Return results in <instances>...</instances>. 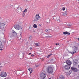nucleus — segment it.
I'll list each match as a JSON object with an SVG mask.
<instances>
[{
  "instance_id": "nucleus-24",
  "label": "nucleus",
  "mask_w": 79,
  "mask_h": 79,
  "mask_svg": "<svg viewBox=\"0 0 79 79\" xmlns=\"http://www.w3.org/2000/svg\"><path fill=\"white\" fill-rule=\"evenodd\" d=\"M68 52H69V53H70L72 54V55H73V54H74V52H69V51H68Z\"/></svg>"
},
{
  "instance_id": "nucleus-15",
  "label": "nucleus",
  "mask_w": 79,
  "mask_h": 79,
  "mask_svg": "<svg viewBox=\"0 0 79 79\" xmlns=\"http://www.w3.org/2000/svg\"><path fill=\"white\" fill-rule=\"evenodd\" d=\"M28 70L30 72V74L32 73V69L31 68H29L28 69Z\"/></svg>"
},
{
  "instance_id": "nucleus-20",
  "label": "nucleus",
  "mask_w": 79,
  "mask_h": 79,
  "mask_svg": "<svg viewBox=\"0 0 79 79\" xmlns=\"http://www.w3.org/2000/svg\"><path fill=\"white\" fill-rule=\"evenodd\" d=\"M67 27H69V28H70V27H71L72 26V25L71 24H69V25H67Z\"/></svg>"
},
{
  "instance_id": "nucleus-37",
  "label": "nucleus",
  "mask_w": 79,
  "mask_h": 79,
  "mask_svg": "<svg viewBox=\"0 0 79 79\" xmlns=\"http://www.w3.org/2000/svg\"><path fill=\"white\" fill-rule=\"evenodd\" d=\"M31 56H34V55L32 54V55H31Z\"/></svg>"
},
{
  "instance_id": "nucleus-6",
  "label": "nucleus",
  "mask_w": 79,
  "mask_h": 79,
  "mask_svg": "<svg viewBox=\"0 0 79 79\" xmlns=\"http://www.w3.org/2000/svg\"><path fill=\"white\" fill-rule=\"evenodd\" d=\"M0 76L1 77H6L7 74H6V72H2L1 73Z\"/></svg>"
},
{
  "instance_id": "nucleus-43",
  "label": "nucleus",
  "mask_w": 79,
  "mask_h": 79,
  "mask_svg": "<svg viewBox=\"0 0 79 79\" xmlns=\"http://www.w3.org/2000/svg\"><path fill=\"white\" fill-rule=\"evenodd\" d=\"M4 79H7L6 78H4Z\"/></svg>"
},
{
  "instance_id": "nucleus-48",
  "label": "nucleus",
  "mask_w": 79,
  "mask_h": 79,
  "mask_svg": "<svg viewBox=\"0 0 79 79\" xmlns=\"http://www.w3.org/2000/svg\"><path fill=\"white\" fill-rule=\"evenodd\" d=\"M49 35H51V34H49Z\"/></svg>"
},
{
  "instance_id": "nucleus-30",
  "label": "nucleus",
  "mask_w": 79,
  "mask_h": 79,
  "mask_svg": "<svg viewBox=\"0 0 79 79\" xmlns=\"http://www.w3.org/2000/svg\"><path fill=\"white\" fill-rule=\"evenodd\" d=\"M62 10H63V11H64L65 10V8L64 7H63L62 8Z\"/></svg>"
},
{
  "instance_id": "nucleus-7",
  "label": "nucleus",
  "mask_w": 79,
  "mask_h": 79,
  "mask_svg": "<svg viewBox=\"0 0 79 79\" xmlns=\"http://www.w3.org/2000/svg\"><path fill=\"white\" fill-rule=\"evenodd\" d=\"M71 70L73 71H74V72H77L78 71V69L77 68L74 67H71Z\"/></svg>"
},
{
  "instance_id": "nucleus-39",
  "label": "nucleus",
  "mask_w": 79,
  "mask_h": 79,
  "mask_svg": "<svg viewBox=\"0 0 79 79\" xmlns=\"http://www.w3.org/2000/svg\"><path fill=\"white\" fill-rule=\"evenodd\" d=\"M2 19V18L1 17H0V19Z\"/></svg>"
},
{
  "instance_id": "nucleus-19",
  "label": "nucleus",
  "mask_w": 79,
  "mask_h": 79,
  "mask_svg": "<svg viewBox=\"0 0 79 79\" xmlns=\"http://www.w3.org/2000/svg\"><path fill=\"white\" fill-rule=\"evenodd\" d=\"M50 29H47L45 30V31L47 33H49V32H50Z\"/></svg>"
},
{
  "instance_id": "nucleus-50",
  "label": "nucleus",
  "mask_w": 79,
  "mask_h": 79,
  "mask_svg": "<svg viewBox=\"0 0 79 79\" xmlns=\"http://www.w3.org/2000/svg\"><path fill=\"white\" fill-rule=\"evenodd\" d=\"M78 0V1H79V0Z\"/></svg>"
},
{
  "instance_id": "nucleus-33",
  "label": "nucleus",
  "mask_w": 79,
  "mask_h": 79,
  "mask_svg": "<svg viewBox=\"0 0 79 79\" xmlns=\"http://www.w3.org/2000/svg\"><path fill=\"white\" fill-rule=\"evenodd\" d=\"M58 45H59V44H57V43L56 44V46Z\"/></svg>"
},
{
  "instance_id": "nucleus-35",
  "label": "nucleus",
  "mask_w": 79,
  "mask_h": 79,
  "mask_svg": "<svg viewBox=\"0 0 79 79\" xmlns=\"http://www.w3.org/2000/svg\"><path fill=\"white\" fill-rule=\"evenodd\" d=\"M50 61H53V59H51L50 60Z\"/></svg>"
},
{
  "instance_id": "nucleus-17",
  "label": "nucleus",
  "mask_w": 79,
  "mask_h": 79,
  "mask_svg": "<svg viewBox=\"0 0 79 79\" xmlns=\"http://www.w3.org/2000/svg\"><path fill=\"white\" fill-rule=\"evenodd\" d=\"M56 19H57V22L58 23H60V17H57Z\"/></svg>"
},
{
  "instance_id": "nucleus-22",
  "label": "nucleus",
  "mask_w": 79,
  "mask_h": 79,
  "mask_svg": "<svg viewBox=\"0 0 79 79\" xmlns=\"http://www.w3.org/2000/svg\"><path fill=\"white\" fill-rule=\"evenodd\" d=\"M21 36H20L19 37H18V39L19 40H21V39H21Z\"/></svg>"
},
{
  "instance_id": "nucleus-8",
  "label": "nucleus",
  "mask_w": 79,
  "mask_h": 79,
  "mask_svg": "<svg viewBox=\"0 0 79 79\" xmlns=\"http://www.w3.org/2000/svg\"><path fill=\"white\" fill-rule=\"evenodd\" d=\"M5 24L2 23H0V29H3L5 27Z\"/></svg>"
},
{
  "instance_id": "nucleus-41",
  "label": "nucleus",
  "mask_w": 79,
  "mask_h": 79,
  "mask_svg": "<svg viewBox=\"0 0 79 79\" xmlns=\"http://www.w3.org/2000/svg\"><path fill=\"white\" fill-rule=\"evenodd\" d=\"M31 53H29V55H31Z\"/></svg>"
},
{
  "instance_id": "nucleus-2",
  "label": "nucleus",
  "mask_w": 79,
  "mask_h": 79,
  "mask_svg": "<svg viewBox=\"0 0 79 79\" xmlns=\"http://www.w3.org/2000/svg\"><path fill=\"white\" fill-rule=\"evenodd\" d=\"M46 77V74L45 73H42L40 74V79H44Z\"/></svg>"
},
{
  "instance_id": "nucleus-28",
  "label": "nucleus",
  "mask_w": 79,
  "mask_h": 79,
  "mask_svg": "<svg viewBox=\"0 0 79 79\" xmlns=\"http://www.w3.org/2000/svg\"><path fill=\"white\" fill-rule=\"evenodd\" d=\"M0 48H3V46H0ZM0 50H3V49H0Z\"/></svg>"
},
{
  "instance_id": "nucleus-36",
  "label": "nucleus",
  "mask_w": 79,
  "mask_h": 79,
  "mask_svg": "<svg viewBox=\"0 0 79 79\" xmlns=\"http://www.w3.org/2000/svg\"><path fill=\"white\" fill-rule=\"evenodd\" d=\"M31 38H32V36H30L29 37V39H31Z\"/></svg>"
},
{
  "instance_id": "nucleus-46",
  "label": "nucleus",
  "mask_w": 79,
  "mask_h": 79,
  "mask_svg": "<svg viewBox=\"0 0 79 79\" xmlns=\"http://www.w3.org/2000/svg\"><path fill=\"white\" fill-rule=\"evenodd\" d=\"M0 71H1V69L0 68Z\"/></svg>"
},
{
  "instance_id": "nucleus-32",
  "label": "nucleus",
  "mask_w": 79,
  "mask_h": 79,
  "mask_svg": "<svg viewBox=\"0 0 79 79\" xmlns=\"http://www.w3.org/2000/svg\"><path fill=\"white\" fill-rule=\"evenodd\" d=\"M22 54L23 55V57H24V53H22Z\"/></svg>"
},
{
  "instance_id": "nucleus-18",
  "label": "nucleus",
  "mask_w": 79,
  "mask_h": 79,
  "mask_svg": "<svg viewBox=\"0 0 79 79\" xmlns=\"http://www.w3.org/2000/svg\"><path fill=\"white\" fill-rule=\"evenodd\" d=\"M45 35L46 38L47 37H50V38L51 37V36H50V35H47L45 34Z\"/></svg>"
},
{
  "instance_id": "nucleus-11",
  "label": "nucleus",
  "mask_w": 79,
  "mask_h": 79,
  "mask_svg": "<svg viewBox=\"0 0 79 79\" xmlns=\"http://www.w3.org/2000/svg\"><path fill=\"white\" fill-rule=\"evenodd\" d=\"M64 68L66 70H69V69H70V67L68 66V65H65Z\"/></svg>"
},
{
  "instance_id": "nucleus-1",
  "label": "nucleus",
  "mask_w": 79,
  "mask_h": 79,
  "mask_svg": "<svg viewBox=\"0 0 79 79\" xmlns=\"http://www.w3.org/2000/svg\"><path fill=\"white\" fill-rule=\"evenodd\" d=\"M47 71L49 74H52L53 72V69L51 66H49L47 68Z\"/></svg>"
},
{
  "instance_id": "nucleus-40",
  "label": "nucleus",
  "mask_w": 79,
  "mask_h": 79,
  "mask_svg": "<svg viewBox=\"0 0 79 79\" xmlns=\"http://www.w3.org/2000/svg\"><path fill=\"white\" fill-rule=\"evenodd\" d=\"M78 78H79V75H78Z\"/></svg>"
},
{
  "instance_id": "nucleus-31",
  "label": "nucleus",
  "mask_w": 79,
  "mask_h": 79,
  "mask_svg": "<svg viewBox=\"0 0 79 79\" xmlns=\"http://www.w3.org/2000/svg\"><path fill=\"white\" fill-rule=\"evenodd\" d=\"M50 56V55H48L47 56V58H48Z\"/></svg>"
},
{
  "instance_id": "nucleus-4",
  "label": "nucleus",
  "mask_w": 79,
  "mask_h": 79,
  "mask_svg": "<svg viewBox=\"0 0 79 79\" xmlns=\"http://www.w3.org/2000/svg\"><path fill=\"white\" fill-rule=\"evenodd\" d=\"M41 19V17L39 16V15H35V18L34 19V21H37L38 20H39V19Z\"/></svg>"
},
{
  "instance_id": "nucleus-38",
  "label": "nucleus",
  "mask_w": 79,
  "mask_h": 79,
  "mask_svg": "<svg viewBox=\"0 0 79 79\" xmlns=\"http://www.w3.org/2000/svg\"><path fill=\"white\" fill-rule=\"evenodd\" d=\"M77 40H79V38H77Z\"/></svg>"
},
{
  "instance_id": "nucleus-5",
  "label": "nucleus",
  "mask_w": 79,
  "mask_h": 79,
  "mask_svg": "<svg viewBox=\"0 0 79 79\" xmlns=\"http://www.w3.org/2000/svg\"><path fill=\"white\" fill-rule=\"evenodd\" d=\"M11 37H17L18 35L17 33L15 32L14 30L12 31V32L11 34Z\"/></svg>"
},
{
  "instance_id": "nucleus-27",
  "label": "nucleus",
  "mask_w": 79,
  "mask_h": 79,
  "mask_svg": "<svg viewBox=\"0 0 79 79\" xmlns=\"http://www.w3.org/2000/svg\"><path fill=\"white\" fill-rule=\"evenodd\" d=\"M27 9H26L25 10H24L23 12L26 13V11H27Z\"/></svg>"
},
{
  "instance_id": "nucleus-26",
  "label": "nucleus",
  "mask_w": 79,
  "mask_h": 79,
  "mask_svg": "<svg viewBox=\"0 0 79 79\" xmlns=\"http://www.w3.org/2000/svg\"><path fill=\"white\" fill-rule=\"evenodd\" d=\"M23 17H24V16H25V15H26V13H25V12H23Z\"/></svg>"
},
{
  "instance_id": "nucleus-21",
  "label": "nucleus",
  "mask_w": 79,
  "mask_h": 79,
  "mask_svg": "<svg viewBox=\"0 0 79 79\" xmlns=\"http://www.w3.org/2000/svg\"><path fill=\"white\" fill-rule=\"evenodd\" d=\"M33 27L34 28H37V25L35 24L33 25Z\"/></svg>"
},
{
  "instance_id": "nucleus-29",
  "label": "nucleus",
  "mask_w": 79,
  "mask_h": 79,
  "mask_svg": "<svg viewBox=\"0 0 79 79\" xmlns=\"http://www.w3.org/2000/svg\"><path fill=\"white\" fill-rule=\"evenodd\" d=\"M71 73L70 72V71H69V72L68 74H67L68 75H70V74H71Z\"/></svg>"
},
{
  "instance_id": "nucleus-9",
  "label": "nucleus",
  "mask_w": 79,
  "mask_h": 79,
  "mask_svg": "<svg viewBox=\"0 0 79 79\" xmlns=\"http://www.w3.org/2000/svg\"><path fill=\"white\" fill-rule=\"evenodd\" d=\"M61 15H62V16H66V15H68L67 11H65L64 12H62L61 13Z\"/></svg>"
},
{
  "instance_id": "nucleus-49",
  "label": "nucleus",
  "mask_w": 79,
  "mask_h": 79,
  "mask_svg": "<svg viewBox=\"0 0 79 79\" xmlns=\"http://www.w3.org/2000/svg\"><path fill=\"white\" fill-rule=\"evenodd\" d=\"M39 25H40V24Z\"/></svg>"
},
{
  "instance_id": "nucleus-47",
  "label": "nucleus",
  "mask_w": 79,
  "mask_h": 79,
  "mask_svg": "<svg viewBox=\"0 0 79 79\" xmlns=\"http://www.w3.org/2000/svg\"><path fill=\"white\" fill-rule=\"evenodd\" d=\"M0 65H1V63H0Z\"/></svg>"
},
{
  "instance_id": "nucleus-25",
  "label": "nucleus",
  "mask_w": 79,
  "mask_h": 79,
  "mask_svg": "<svg viewBox=\"0 0 79 79\" xmlns=\"http://www.w3.org/2000/svg\"><path fill=\"white\" fill-rule=\"evenodd\" d=\"M19 34H20V36H21V35H22V31H19Z\"/></svg>"
},
{
  "instance_id": "nucleus-44",
  "label": "nucleus",
  "mask_w": 79,
  "mask_h": 79,
  "mask_svg": "<svg viewBox=\"0 0 79 79\" xmlns=\"http://www.w3.org/2000/svg\"><path fill=\"white\" fill-rule=\"evenodd\" d=\"M52 54H51L50 55V56H51V55H52Z\"/></svg>"
},
{
  "instance_id": "nucleus-3",
  "label": "nucleus",
  "mask_w": 79,
  "mask_h": 79,
  "mask_svg": "<svg viewBox=\"0 0 79 79\" xmlns=\"http://www.w3.org/2000/svg\"><path fill=\"white\" fill-rule=\"evenodd\" d=\"M14 27L15 29L17 30H20V29H22V27L20 26V25L18 24L15 25L14 26Z\"/></svg>"
},
{
  "instance_id": "nucleus-45",
  "label": "nucleus",
  "mask_w": 79,
  "mask_h": 79,
  "mask_svg": "<svg viewBox=\"0 0 79 79\" xmlns=\"http://www.w3.org/2000/svg\"><path fill=\"white\" fill-rule=\"evenodd\" d=\"M49 79H52V78H50Z\"/></svg>"
},
{
  "instance_id": "nucleus-10",
  "label": "nucleus",
  "mask_w": 79,
  "mask_h": 79,
  "mask_svg": "<svg viewBox=\"0 0 79 79\" xmlns=\"http://www.w3.org/2000/svg\"><path fill=\"white\" fill-rule=\"evenodd\" d=\"M73 65H76L77 64V60L76 59H74L73 60Z\"/></svg>"
},
{
  "instance_id": "nucleus-42",
  "label": "nucleus",
  "mask_w": 79,
  "mask_h": 79,
  "mask_svg": "<svg viewBox=\"0 0 79 79\" xmlns=\"http://www.w3.org/2000/svg\"><path fill=\"white\" fill-rule=\"evenodd\" d=\"M74 53H76V51H75V52H74Z\"/></svg>"
},
{
  "instance_id": "nucleus-16",
  "label": "nucleus",
  "mask_w": 79,
  "mask_h": 79,
  "mask_svg": "<svg viewBox=\"0 0 79 79\" xmlns=\"http://www.w3.org/2000/svg\"><path fill=\"white\" fill-rule=\"evenodd\" d=\"M59 79H64V76L62 75H60L59 76Z\"/></svg>"
},
{
  "instance_id": "nucleus-12",
  "label": "nucleus",
  "mask_w": 79,
  "mask_h": 79,
  "mask_svg": "<svg viewBox=\"0 0 79 79\" xmlns=\"http://www.w3.org/2000/svg\"><path fill=\"white\" fill-rule=\"evenodd\" d=\"M66 63L69 66H70L71 64V62L70 60H66Z\"/></svg>"
},
{
  "instance_id": "nucleus-23",
  "label": "nucleus",
  "mask_w": 79,
  "mask_h": 79,
  "mask_svg": "<svg viewBox=\"0 0 79 79\" xmlns=\"http://www.w3.org/2000/svg\"><path fill=\"white\" fill-rule=\"evenodd\" d=\"M35 45L36 46H39V43H35Z\"/></svg>"
},
{
  "instance_id": "nucleus-34",
  "label": "nucleus",
  "mask_w": 79,
  "mask_h": 79,
  "mask_svg": "<svg viewBox=\"0 0 79 79\" xmlns=\"http://www.w3.org/2000/svg\"><path fill=\"white\" fill-rule=\"evenodd\" d=\"M22 8H21V7L20 8V10H21V11H22Z\"/></svg>"
},
{
  "instance_id": "nucleus-14",
  "label": "nucleus",
  "mask_w": 79,
  "mask_h": 79,
  "mask_svg": "<svg viewBox=\"0 0 79 79\" xmlns=\"http://www.w3.org/2000/svg\"><path fill=\"white\" fill-rule=\"evenodd\" d=\"M73 48L74 49V50L75 51H77V50H78V47L74 46L73 47Z\"/></svg>"
},
{
  "instance_id": "nucleus-13",
  "label": "nucleus",
  "mask_w": 79,
  "mask_h": 79,
  "mask_svg": "<svg viewBox=\"0 0 79 79\" xmlns=\"http://www.w3.org/2000/svg\"><path fill=\"white\" fill-rule=\"evenodd\" d=\"M63 34H64V35H66V34L67 35H70V33L68 31L64 32H63Z\"/></svg>"
}]
</instances>
